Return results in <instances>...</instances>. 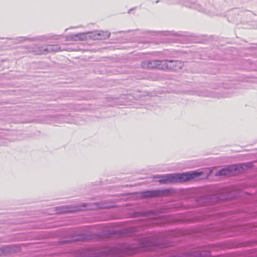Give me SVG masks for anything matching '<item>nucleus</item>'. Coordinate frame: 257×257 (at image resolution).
Segmentation results:
<instances>
[{
    "label": "nucleus",
    "mask_w": 257,
    "mask_h": 257,
    "mask_svg": "<svg viewBox=\"0 0 257 257\" xmlns=\"http://www.w3.org/2000/svg\"><path fill=\"white\" fill-rule=\"evenodd\" d=\"M212 172V169L211 168H207L203 171H191L185 173H175L169 174L160 177L161 179L160 180L161 183H169L183 182L191 179H201L199 178L202 175H204V177L208 176Z\"/></svg>",
    "instance_id": "obj_1"
},
{
    "label": "nucleus",
    "mask_w": 257,
    "mask_h": 257,
    "mask_svg": "<svg viewBox=\"0 0 257 257\" xmlns=\"http://www.w3.org/2000/svg\"><path fill=\"white\" fill-rule=\"evenodd\" d=\"M247 167H250L249 164L233 165L221 169L220 171L216 172L215 175L216 176H233L243 172L245 170V169Z\"/></svg>",
    "instance_id": "obj_2"
},
{
    "label": "nucleus",
    "mask_w": 257,
    "mask_h": 257,
    "mask_svg": "<svg viewBox=\"0 0 257 257\" xmlns=\"http://www.w3.org/2000/svg\"><path fill=\"white\" fill-rule=\"evenodd\" d=\"M164 60H147L144 61L141 65L145 69H158L164 70Z\"/></svg>",
    "instance_id": "obj_3"
},
{
    "label": "nucleus",
    "mask_w": 257,
    "mask_h": 257,
    "mask_svg": "<svg viewBox=\"0 0 257 257\" xmlns=\"http://www.w3.org/2000/svg\"><path fill=\"white\" fill-rule=\"evenodd\" d=\"M164 70H171L177 71L181 69L183 66V63L178 60H164Z\"/></svg>",
    "instance_id": "obj_4"
},
{
    "label": "nucleus",
    "mask_w": 257,
    "mask_h": 257,
    "mask_svg": "<svg viewBox=\"0 0 257 257\" xmlns=\"http://www.w3.org/2000/svg\"><path fill=\"white\" fill-rule=\"evenodd\" d=\"M171 192L170 189L157 190L147 191L144 193V196L147 197L156 196H165L168 195Z\"/></svg>",
    "instance_id": "obj_5"
},
{
    "label": "nucleus",
    "mask_w": 257,
    "mask_h": 257,
    "mask_svg": "<svg viewBox=\"0 0 257 257\" xmlns=\"http://www.w3.org/2000/svg\"><path fill=\"white\" fill-rule=\"evenodd\" d=\"M142 246L144 247V249H143V250H150L152 249L150 243L148 242V241H146L145 243H143Z\"/></svg>",
    "instance_id": "obj_6"
},
{
    "label": "nucleus",
    "mask_w": 257,
    "mask_h": 257,
    "mask_svg": "<svg viewBox=\"0 0 257 257\" xmlns=\"http://www.w3.org/2000/svg\"><path fill=\"white\" fill-rule=\"evenodd\" d=\"M87 32H101V33H103V32H108L107 31L95 30L94 31H88Z\"/></svg>",
    "instance_id": "obj_7"
},
{
    "label": "nucleus",
    "mask_w": 257,
    "mask_h": 257,
    "mask_svg": "<svg viewBox=\"0 0 257 257\" xmlns=\"http://www.w3.org/2000/svg\"><path fill=\"white\" fill-rule=\"evenodd\" d=\"M157 32H167V33H169V32H173V31H158Z\"/></svg>",
    "instance_id": "obj_8"
},
{
    "label": "nucleus",
    "mask_w": 257,
    "mask_h": 257,
    "mask_svg": "<svg viewBox=\"0 0 257 257\" xmlns=\"http://www.w3.org/2000/svg\"><path fill=\"white\" fill-rule=\"evenodd\" d=\"M132 10H133V9H130V10L128 11V12H127V13H128V14H130V13H131V11H132Z\"/></svg>",
    "instance_id": "obj_9"
},
{
    "label": "nucleus",
    "mask_w": 257,
    "mask_h": 257,
    "mask_svg": "<svg viewBox=\"0 0 257 257\" xmlns=\"http://www.w3.org/2000/svg\"><path fill=\"white\" fill-rule=\"evenodd\" d=\"M97 36H100V33H97Z\"/></svg>",
    "instance_id": "obj_10"
},
{
    "label": "nucleus",
    "mask_w": 257,
    "mask_h": 257,
    "mask_svg": "<svg viewBox=\"0 0 257 257\" xmlns=\"http://www.w3.org/2000/svg\"><path fill=\"white\" fill-rule=\"evenodd\" d=\"M118 32L121 33V32H125L124 31H119Z\"/></svg>",
    "instance_id": "obj_11"
},
{
    "label": "nucleus",
    "mask_w": 257,
    "mask_h": 257,
    "mask_svg": "<svg viewBox=\"0 0 257 257\" xmlns=\"http://www.w3.org/2000/svg\"><path fill=\"white\" fill-rule=\"evenodd\" d=\"M127 32H131V30L128 31Z\"/></svg>",
    "instance_id": "obj_12"
},
{
    "label": "nucleus",
    "mask_w": 257,
    "mask_h": 257,
    "mask_svg": "<svg viewBox=\"0 0 257 257\" xmlns=\"http://www.w3.org/2000/svg\"><path fill=\"white\" fill-rule=\"evenodd\" d=\"M109 34H110V33H109ZM107 37H109V35H107Z\"/></svg>",
    "instance_id": "obj_13"
}]
</instances>
